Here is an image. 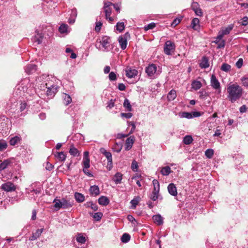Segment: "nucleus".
Returning <instances> with one entry per match:
<instances>
[{
    "label": "nucleus",
    "instance_id": "f257e3e1",
    "mask_svg": "<svg viewBox=\"0 0 248 248\" xmlns=\"http://www.w3.org/2000/svg\"><path fill=\"white\" fill-rule=\"evenodd\" d=\"M227 98L232 103L239 100L243 96L244 91L243 88L237 84L230 83L227 87Z\"/></svg>",
    "mask_w": 248,
    "mask_h": 248
},
{
    "label": "nucleus",
    "instance_id": "f03ea898",
    "mask_svg": "<svg viewBox=\"0 0 248 248\" xmlns=\"http://www.w3.org/2000/svg\"><path fill=\"white\" fill-rule=\"evenodd\" d=\"M110 39L109 37L107 36H103L99 41L101 47H99V49L103 51H108L110 48Z\"/></svg>",
    "mask_w": 248,
    "mask_h": 248
},
{
    "label": "nucleus",
    "instance_id": "7ed1b4c3",
    "mask_svg": "<svg viewBox=\"0 0 248 248\" xmlns=\"http://www.w3.org/2000/svg\"><path fill=\"white\" fill-rule=\"evenodd\" d=\"M1 189L6 192H12L16 189V186L11 181H7L2 184L0 186Z\"/></svg>",
    "mask_w": 248,
    "mask_h": 248
},
{
    "label": "nucleus",
    "instance_id": "20e7f679",
    "mask_svg": "<svg viewBox=\"0 0 248 248\" xmlns=\"http://www.w3.org/2000/svg\"><path fill=\"white\" fill-rule=\"evenodd\" d=\"M175 46L173 42L171 41H167L166 42L164 46V53L168 55H170L172 52L175 50Z\"/></svg>",
    "mask_w": 248,
    "mask_h": 248
},
{
    "label": "nucleus",
    "instance_id": "39448f33",
    "mask_svg": "<svg viewBox=\"0 0 248 248\" xmlns=\"http://www.w3.org/2000/svg\"><path fill=\"white\" fill-rule=\"evenodd\" d=\"M234 25L232 24L229 25L227 27L222 28L218 32L217 39H222L223 37L230 33V31L233 29Z\"/></svg>",
    "mask_w": 248,
    "mask_h": 248
},
{
    "label": "nucleus",
    "instance_id": "423d86ee",
    "mask_svg": "<svg viewBox=\"0 0 248 248\" xmlns=\"http://www.w3.org/2000/svg\"><path fill=\"white\" fill-rule=\"evenodd\" d=\"M211 86L215 89L218 93H221L220 84L216 77L212 75L211 78Z\"/></svg>",
    "mask_w": 248,
    "mask_h": 248
},
{
    "label": "nucleus",
    "instance_id": "0eeeda50",
    "mask_svg": "<svg viewBox=\"0 0 248 248\" xmlns=\"http://www.w3.org/2000/svg\"><path fill=\"white\" fill-rule=\"evenodd\" d=\"M31 84L30 83L28 78H25L22 80L19 83V89L22 91L23 92H26L28 91L29 87H31Z\"/></svg>",
    "mask_w": 248,
    "mask_h": 248
},
{
    "label": "nucleus",
    "instance_id": "6e6552de",
    "mask_svg": "<svg viewBox=\"0 0 248 248\" xmlns=\"http://www.w3.org/2000/svg\"><path fill=\"white\" fill-rule=\"evenodd\" d=\"M126 76L128 78H134L138 75V71L132 67H127L125 70Z\"/></svg>",
    "mask_w": 248,
    "mask_h": 248
},
{
    "label": "nucleus",
    "instance_id": "1a4fd4ad",
    "mask_svg": "<svg viewBox=\"0 0 248 248\" xmlns=\"http://www.w3.org/2000/svg\"><path fill=\"white\" fill-rule=\"evenodd\" d=\"M46 88H47L46 94L50 98L53 97L58 91V87L56 85H52L49 87H46Z\"/></svg>",
    "mask_w": 248,
    "mask_h": 248
},
{
    "label": "nucleus",
    "instance_id": "9d476101",
    "mask_svg": "<svg viewBox=\"0 0 248 248\" xmlns=\"http://www.w3.org/2000/svg\"><path fill=\"white\" fill-rule=\"evenodd\" d=\"M90 160L89 158V152L86 151L84 153L82 161L83 168H85V169L89 168L90 167Z\"/></svg>",
    "mask_w": 248,
    "mask_h": 248
},
{
    "label": "nucleus",
    "instance_id": "9b49d317",
    "mask_svg": "<svg viewBox=\"0 0 248 248\" xmlns=\"http://www.w3.org/2000/svg\"><path fill=\"white\" fill-rule=\"evenodd\" d=\"M156 70L157 67L155 64H151L146 67V72L149 76L152 77L156 73Z\"/></svg>",
    "mask_w": 248,
    "mask_h": 248
},
{
    "label": "nucleus",
    "instance_id": "f8f14e48",
    "mask_svg": "<svg viewBox=\"0 0 248 248\" xmlns=\"http://www.w3.org/2000/svg\"><path fill=\"white\" fill-rule=\"evenodd\" d=\"M112 5V3L110 2H106L104 3V9L106 19H108V17L110 16L111 9L110 8V6Z\"/></svg>",
    "mask_w": 248,
    "mask_h": 248
},
{
    "label": "nucleus",
    "instance_id": "ddd939ff",
    "mask_svg": "<svg viewBox=\"0 0 248 248\" xmlns=\"http://www.w3.org/2000/svg\"><path fill=\"white\" fill-rule=\"evenodd\" d=\"M135 140V138L133 136H130L126 139L125 145V150L128 151L132 148Z\"/></svg>",
    "mask_w": 248,
    "mask_h": 248
},
{
    "label": "nucleus",
    "instance_id": "4468645a",
    "mask_svg": "<svg viewBox=\"0 0 248 248\" xmlns=\"http://www.w3.org/2000/svg\"><path fill=\"white\" fill-rule=\"evenodd\" d=\"M36 70V65L32 63L29 64L25 67V71L28 75L34 73Z\"/></svg>",
    "mask_w": 248,
    "mask_h": 248
},
{
    "label": "nucleus",
    "instance_id": "2eb2a0df",
    "mask_svg": "<svg viewBox=\"0 0 248 248\" xmlns=\"http://www.w3.org/2000/svg\"><path fill=\"white\" fill-rule=\"evenodd\" d=\"M152 218L157 225L160 226L163 224V217L160 214L154 215Z\"/></svg>",
    "mask_w": 248,
    "mask_h": 248
},
{
    "label": "nucleus",
    "instance_id": "dca6fc26",
    "mask_svg": "<svg viewBox=\"0 0 248 248\" xmlns=\"http://www.w3.org/2000/svg\"><path fill=\"white\" fill-rule=\"evenodd\" d=\"M44 231V229L42 228L40 229H37L34 232H32V235L29 238V240L33 241L37 239L38 238L40 237L42 233Z\"/></svg>",
    "mask_w": 248,
    "mask_h": 248
},
{
    "label": "nucleus",
    "instance_id": "f3484780",
    "mask_svg": "<svg viewBox=\"0 0 248 248\" xmlns=\"http://www.w3.org/2000/svg\"><path fill=\"white\" fill-rule=\"evenodd\" d=\"M168 190L170 194L176 196L177 194L176 187L173 183L170 184L168 186Z\"/></svg>",
    "mask_w": 248,
    "mask_h": 248
},
{
    "label": "nucleus",
    "instance_id": "a211bd4d",
    "mask_svg": "<svg viewBox=\"0 0 248 248\" xmlns=\"http://www.w3.org/2000/svg\"><path fill=\"white\" fill-rule=\"evenodd\" d=\"M119 43L120 44V46H121V48L124 50L126 48L127 46V40L123 36H120L118 39Z\"/></svg>",
    "mask_w": 248,
    "mask_h": 248
},
{
    "label": "nucleus",
    "instance_id": "6ab92c4d",
    "mask_svg": "<svg viewBox=\"0 0 248 248\" xmlns=\"http://www.w3.org/2000/svg\"><path fill=\"white\" fill-rule=\"evenodd\" d=\"M200 66L202 68H206L209 66L208 59L206 57H203L200 63Z\"/></svg>",
    "mask_w": 248,
    "mask_h": 248
},
{
    "label": "nucleus",
    "instance_id": "aec40b11",
    "mask_svg": "<svg viewBox=\"0 0 248 248\" xmlns=\"http://www.w3.org/2000/svg\"><path fill=\"white\" fill-rule=\"evenodd\" d=\"M69 152L74 156H78L80 155V152L73 144L70 145Z\"/></svg>",
    "mask_w": 248,
    "mask_h": 248
},
{
    "label": "nucleus",
    "instance_id": "412c9836",
    "mask_svg": "<svg viewBox=\"0 0 248 248\" xmlns=\"http://www.w3.org/2000/svg\"><path fill=\"white\" fill-rule=\"evenodd\" d=\"M199 19L198 18H194L191 22L192 28L196 31L200 29Z\"/></svg>",
    "mask_w": 248,
    "mask_h": 248
},
{
    "label": "nucleus",
    "instance_id": "4be33fe9",
    "mask_svg": "<svg viewBox=\"0 0 248 248\" xmlns=\"http://www.w3.org/2000/svg\"><path fill=\"white\" fill-rule=\"evenodd\" d=\"M177 96L176 92L174 90H170L167 95L168 100L171 101L174 100Z\"/></svg>",
    "mask_w": 248,
    "mask_h": 248
},
{
    "label": "nucleus",
    "instance_id": "5701e85b",
    "mask_svg": "<svg viewBox=\"0 0 248 248\" xmlns=\"http://www.w3.org/2000/svg\"><path fill=\"white\" fill-rule=\"evenodd\" d=\"M21 140V137L18 136H16L10 139L9 143L12 146H15Z\"/></svg>",
    "mask_w": 248,
    "mask_h": 248
},
{
    "label": "nucleus",
    "instance_id": "b1692460",
    "mask_svg": "<svg viewBox=\"0 0 248 248\" xmlns=\"http://www.w3.org/2000/svg\"><path fill=\"white\" fill-rule=\"evenodd\" d=\"M90 192L92 195H98L99 194V188L96 185L91 186L90 188Z\"/></svg>",
    "mask_w": 248,
    "mask_h": 248
},
{
    "label": "nucleus",
    "instance_id": "393cba45",
    "mask_svg": "<svg viewBox=\"0 0 248 248\" xmlns=\"http://www.w3.org/2000/svg\"><path fill=\"white\" fill-rule=\"evenodd\" d=\"M55 156L60 161H64L66 159V155L63 152H56Z\"/></svg>",
    "mask_w": 248,
    "mask_h": 248
},
{
    "label": "nucleus",
    "instance_id": "a878e982",
    "mask_svg": "<svg viewBox=\"0 0 248 248\" xmlns=\"http://www.w3.org/2000/svg\"><path fill=\"white\" fill-rule=\"evenodd\" d=\"M123 175L120 172H117L113 178V181L116 184H119L121 183Z\"/></svg>",
    "mask_w": 248,
    "mask_h": 248
},
{
    "label": "nucleus",
    "instance_id": "bb28decb",
    "mask_svg": "<svg viewBox=\"0 0 248 248\" xmlns=\"http://www.w3.org/2000/svg\"><path fill=\"white\" fill-rule=\"evenodd\" d=\"M171 172V169L169 166L163 167L160 170V173L163 176H168Z\"/></svg>",
    "mask_w": 248,
    "mask_h": 248
},
{
    "label": "nucleus",
    "instance_id": "cd10ccee",
    "mask_svg": "<svg viewBox=\"0 0 248 248\" xmlns=\"http://www.w3.org/2000/svg\"><path fill=\"white\" fill-rule=\"evenodd\" d=\"M100 152L106 156L108 161L112 160V155L110 152L107 151L104 148H101Z\"/></svg>",
    "mask_w": 248,
    "mask_h": 248
},
{
    "label": "nucleus",
    "instance_id": "c85d7f7f",
    "mask_svg": "<svg viewBox=\"0 0 248 248\" xmlns=\"http://www.w3.org/2000/svg\"><path fill=\"white\" fill-rule=\"evenodd\" d=\"M89 214L90 216H92L94 218V219L97 221H99L103 217V214L101 212H96L95 213H89Z\"/></svg>",
    "mask_w": 248,
    "mask_h": 248
},
{
    "label": "nucleus",
    "instance_id": "c756f323",
    "mask_svg": "<svg viewBox=\"0 0 248 248\" xmlns=\"http://www.w3.org/2000/svg\"><path fill=\"white\" fill-rule=\"evenodd\" d=\"M62 98L63 100V103L65 104L66 105H68L69 104L71 101L72 99L69 95L66 93H63L62 94Z\"/></svg>",
    "mask_w": 248,
    "mask_h": 248
},
{
    "label": "nucleus",
    "instance_id": "7c9ffc66",
    "mask_svg": "<svg viewBox=\"0 0 248 248\" xmlns=\"http://www.w3.org/2000/svg\"><path fill=\"white\" fill-rule=\"evenodd\" d=\"M11 163V160L10 159H5L0 164V171L4 170Z\"/></svg>",
    "mask_w": 248,
    "mask_h": 248
},
{
    "label": "nucleus",
    "instance_id": "2f4dec72",
    "mask_svg": "<svg viewBox=\"0 0 248 248\" xmlns=\"http://www.w3.org/2000/svg\"><path fill=\"white\" fill-rule=\"evenodd\" d=\"M76 240L81 244L86 242V238L81 233H78L76 236Z\"/></svg>",
    "mask_w": 248,
    "mask_h": 248
},
{
    "label": "nucleus",
    "instance_id": "473e14b6",
    "mask_svg": "<svg viewBox=\"0 0 248 248\" xmlns=\"http://www.w3.org/2000/svg\"><path fill=\"white\" fill-rule=\"evenodd\" d=\"M202 83L199 81L195 80L192 82V88L195 90H198L202 87Z\"/></svg>",
    "mask_w": 248,
    "mask_h": 248
},
{
    "label": "nucleus",
    "instance_id": "72a5a7b5",
    "mask_svg": "<svg viewBox=\"0 0 248 248\" xmlns=\"http://www.w3.org/2000/svg\"><path fill=\"white\" fill-rule=\"evenodd\" d=\"M43 35L42 33H39L38 31H36V35L35 36V41L37 42L38 44H40L43 40Z\"/></svg>",
    "mask_w": 248,
    "mask_h": 248
},
{
    "label": "nucleus",
    "instance_id": "f704fd0d",
    "mask_svg": "<svg viewBox=\"0 0 248 248\" xmlns=\"http://www.w3.org/2000/svg\"><path fill=\"white\" fill-rule=\"evenodd\" d=\"M130 237V235L128 233H124L122 236L121 240L123 243H126L129 241Z\"/></svg>",
    "mask_w": 248,
    "mask_h": 248
},
{
    "label": "nucleus",
    "instance_id": "c9c22d12",
    "mask_svg": "<svg viewBox=\"0 0 248 248\" xmlns=\"http://www.w3.org/2000/svg\"><path fill=\"white\" fill-rule=\"evenodd\" d=\"M124 107L128 111H132V107L130 105L129 101L127 99H125L124 102Z\"/></svg>",
    "mask_w": 248,
    "mask_h": 248
},
{
    "label": "nucleus",
    "instance_id": "e433bc0d",
    "mask_svg": "<svg viewBox=\"0 0 248 248\" xmlns=\"http://www.w3.org/2000/svg\"><path fill=\"white\" fill-rule=\"evenodd\" d=\"M75 198L77 202H84V196L79 193L76 192L75 193Z\"/></svg>",
    "mask_w": 248,
    "mask_h": 248
},
{
    "label": "nucleus",
    "instance_id": "4c0bfd02",
    "mask_svg": "<svg viewBox=\"0 0 248 248\" xmlns=\"http://www.w3.org/2000/svg\"><path fill=\"white\" fill-rule=\"evenodd\" d=\"M84 205L87 207H91L93 211H96L98 209L96 202H87Z\"/></svg>",
    "mask_w": 248,
    "mask_h": 248
},
{
    "label": "nucleus",
    "instance_id": "58836bf2",
    "mask_svg": "<svg viewBox=\"0 0 248 248\" xmlns=\"http://www.w3.org/2000/svg\"><path fill=\"white\" fill-rule=\"evenodd\" d=\"M193 141V139L191 136H186L183 139V142L186 145L190 144Z\"/></svg>",
    "mask_w": 248,
    "mask_h": 248
},
{
    "label": "nucleus",
    "instance_id": "ea45409f",
    "mask_svg": "<svg viewBox=\"0 0 248 248\" xmlns=\"http://www.w3.org/2000/svg\"><path fill=\"white\" fill-rule=\"evenodd\" d=\"M116 30L121 32L124 29V22H118L116 25Z\"/></svg>",
    "mask_w": 248,
    "mask_h": 248
},
{
    "label": "nucleus",
    "instance_id": "a19ab883",
    "mask_svg": "<svg viewBox=\"0 0 248 248\" xmlns=\"http://www.w3.org/2000/svg\"><path fill=\"white\" fill-rule=\"evenodd\" d=\"M7 147V144L5 140H0V151H3Z\"/></svg>",
    "mask_w": 248,
    "mask_h": 248
},
{
    "label": "nucleus",
    "instance_id": "79ce46f5",
    "mask_svg": "<svg viewBox=\"0 0 248 248\" xmlns=\"http://www.w3.org/2000/svg\"><path fill=\"white\" fill-rule=\"evenodd\" d=\"M67 29L68 26L66 24H62L60 26L59 31L61 33H64L67 32Z\"/></svg>",
    "mask_w": 248,
    "mask_h": 248
},
{
    "label": "nucleus",
    "instance_id": "37998d69",
    "mask_svg": "<svg viewBox=\"0 0 248 248\" xmlns=\"http://www.w3.org/2000/svg\"><path fill=\"white\" fill-rule=\"evenodd\" d=\"M231 66L230 65L224 63L222 64L221 67V70L224 72H228L230 70Z\"/></svg>",
    "mask_w": 248,
    "mask_h": 248
},
{
    "label": "nucleus",
    "instance_id": "c03bdc74",
    "mask_svg": "<svg viewBox=\"0 0 248 248\" xmlns=\"http://www.w3.org/2000/svg\"><path fill=\"white\" fill-rule=\"evenodd\" d=\"M206 156L208 158H211L213 157L214 155V151L213 149H208L205 152Z\"/></svg>",
    "mask_w": 248,
    "mask_h": 248
},
{
    "label": "nucleus",
    "instance_id": "a18cd8bd",
    "mask_svg": "<svg viewBox=\"0 0 248 248\" xmlns=\"http://www.w3.org/2000/svg\"><path fill=\"white\" fill-rule=\"evenodd\" d=\"M153 184L154 187V191L159 192V184L157 180H154L153 181Z\"/></svg>",
    "mask_w": 248,
    "mask_h": 248
},
{
    "label": "nucleus",
    "instance_id": "49530a36",
    "mask_svg": "<svg viewBox=\"0 0 248 248\" xmlns=\"http://www.w3.org/2000/svg\"><path fill=\"white\" fill-rule=\"evenodd\" d=\"M240 80L242 82L243 86L248 88V77H243L241 78Z\"/></svg>",
    "mask_w": 248,
    "mask_h": 248
},
{
    "label": "nucleus",
    "instance_id": "de8ad7c7",
    "mask_svg": "<svg viewBox=\"0 0 248 248\" xmlns=\"http://www.w3.org/2000/svg\"><path fill=\"white\" fill-rule=\"evenodd\" d=\"M181 117L188 119H192L191 112H183L181 114Z\"/></svg>",
    "mask_w": 248,
    "mask_h": 248
},
{
    "label": "nucleus",
    "instance_id": "09e8293b",
    "mask_svg": "<svg viewBox=\"0 0 248 248\" xmlns=\"http://www.w3.org/2000/svg\"><path fill=\"white\" fill-rule=\"evenodd\" d=\"M138 164L137 162L134 160L131 164V169L133 171L136 172L138 170Z\"/></svg>",
    "mask_w": 248,
    "mask_h": 248
},
{
    "label": "nucleus",
    "instance_id": "8fccbe9b",
    "mask_svg": "<svg viewBox=\"0 0 248 248\" xmlns=\"http://www.w3.org/2000/svg\"><path fill=\"white\" fill-rule=\"evenodd\" d=\"M159 192L153 191L152 195V199L153 201H155L157 200H161V199L159 198Z\"/></svg>",
    "mask_w": 248,
    "mask_h": 248
},
{
    "label": "nucleus",
    "instance_id": "3c124183",
    "mask_svg": "<svg viewBox=\"0 0 248 248\" xmlns=\"http://www.w3.org/2000/svg\"><path fill=\"white\" fill-rule=\"evenodd\" d=\"M155 27V23H151L148 24L147 25L144 26V30L147 31L149 30L153 29Z\"/></svg>",
    "mask_w": 248,
    "mask_h": 248
},
{
    "label": "nucleus",
    "instance_id": "603ef678",
    "mask_svg": "<svg viewBox=\"0 0 248 248\" xmlns=\"http://www.w3.org/2000/svg\"><path fill=\"white\" fill-rule=\"evenodd\" d=\"M108 78L111 81H115L117 79V76L116 74L113 72H111L109 75Z\"/></svg>",
    "mask_w": 248,
    "mask_h": 248
},
{
    "label": "nucleus",
    "instance_id": "864d4df0",
    "mask_svg": "<svg viewBox=\"0 0 248 248\" xmlns=\"http://www.w3.org/2000/svg\"><path fill=\"white\" fill-rule=\"evenodd\" d=\"M115 101V100L110 99L107 103V107L109 109L112 108L113 107H114Z\"/></svg>",
    "mask_w": 248,
    "mask_h": 248
},
{
    "label": "nucleus",
    "instance_id": "5fc2aeb1",
    "mask_svg": "<svg viewBox=\"0 0 248 248\" xmlns=\"http://www.w3.org/2000/svg\"><path fill=\"white\" fill-rule=\"evenodd\" d=\"M73 205V202H62V208H68L72 207Z\"/></svg>",
    "mask_w": 248,
    "mask_h": 248
},
{
    "label": "nucleus",
    "instance_id": "6e6d98bb",
    "mask_svg": "<svg viewBox=\"0 0 248 248\" xmlns=\"http://www.w3.org/2000/svg\"><path fill=\"white\" fill-rule=\"evenodd\" d=\"M102 25V23L101 22H100V21L96 22L95 27V31L96 32H99L101 30Z\"/></svg>",
    "mask_w": 248,
    "mask_h": 248
},
{
    "label": "nucleus",
    "instance_id": "4d7b16f0",
    "mask_svg": "<svg viewBox=\"0 0 248 248\" xmlns=\"http://www.w3.org/2000/svg\"><path fill=\"white\" fill-rule=\"evenodd\" d=\"M46 169L47 170L50 171L54 168V166L50 163L47 162L45 166Z\"/></svg>",
    "mask_w": 248,
    "mask_h": 248
},
{
    "label": "nucleus",
    "instance_id": "13d9d810",
    "mask_svg": "<svg viewBox=\"0 0 248 248\" xmlns=\"http://www.w3.org/2000/svg\"><path fill=\"white\" fill-rule=\"evenodd\" d=\"M128 123L129 125H130L132 126V128L129 133V134H131L133 133V132L134 131V130H135L136 125H135V124L134 122H129Z\"/></svg>",
    "mask_w": 248,
    "mask_h": 248
},
{
    "label": "nucleus",
    "instance_id": "bf43d9fd",
    "mask_svg": "<svg viewBox=\"0 0 248 248\" xmlns=\"http://www.w3.org/2000/svg\"><path fill=\"white\" fill-rule=\"evenodd\" d=\"M121 115L122 117H124L127 119H129L132 116V114L130 112L128 113H121Z\"/></svg>",
    "mask_w": 248,
    "mask_h": 248
},
{
    "label": "nucleus",
    "instance_id": "052dcab7",
    "mask_svg": "<svg viewBox=\"0 0 248 248\" xmlns=\"http://www.w3.org/2000/svg\"><path fill=\"white\" fill-rule=\"evenodd\" d=\"M242 21L239 23L243 26H246L248 25V17L247 16L244 17L242 19Z\"/></svg>",
    "mask_w": 248,
    "mask_h": 248
},
{
    "label": "nucleus",
    "instance_id": "680f3d73",
    "mask_svg": "<svg viewBox=\"0 0 248 248\" xmlns=\"http://www.w3.org/2000/svg\"><path fill=\"white\" fill-rule=\"evenodd\" d=\"M127 218V219L128 220V221H129L130 222L132 223L133 224L135 225V223H137L136 219L132 215H128Z\"/></svg>",
    "mask_w": 248,
    "mask_h": 248
},
{
    "label": "nucleus",
    "instance_id": "e2e57ef3",
    "mask_svg": "<svg viewBox=\"0 0 248 248\" xmlns=\"http://www.w3.org/2000/svg\"><path fill=\"white\" fill-rule=\"evenodd\" d=\"M114 151H115L117 153H119L121 151L122 149V146L119 145L117 143H116L114 147L113 148Z\"/></svg>",
    "mask_w": 248,
    "mask_h": 248
},
{
    "label": "nucleus",
    "instance_id": "0e129e2a",
    "mask_svg": "<svg viewBox=\"0 0 248 248\" xmlns=\"http://www.w3.org/2000/svg\"><path fill=\"white\" fill-rule=\"evenodd\" d=\"M243 63V60L242 59H239L238 61L236 62V66L237 68H240Z\"/></svg>",
    "mask_w": 248,
    "mask_h": 248
},
{
    "label": "nucleus",
    "instance_id": "69168bd1",
    "mask_svg": "<svg viewBox=\"0 0 248 248\" xmlns=\"http://www.w3.org/2000/svg\"><path fill=\"white\" fill-rule=\"evenodd\" d=\"M54 208L56 211L62 208V202H56L54 205Z\"/></svg>",
    "mask_w": 248,
    "mask_h": 248
},
{
    "label": "nucleus",
    "instance_id": "338daca9",
    "mask_svg": "<svg viewBox=\"0 0 248 248\" xmlns=\"http://www.w3.org/2000/svg\"><path fill=\"white\" fill-rule=\"evenodd\" d=\"M191 8L193 11L200 8L198 3H197L196 2H192V3L191 4Z\"/></svg>",
    "mask_w": 248,
    "mask_h": 248
},
{
    "label": "nucleus",
    "instance_id": "774afa93",
    "mask_svg": "<svg viewBox=\"0 0 248 248\" xmlns=\"http://www.w3.org/2000/svg\"><path fill=\"white\" fill-rule=\"evenodd\" d=\"M225 46V41L223 40H221L220 42L217 44V48H224Z\"/></svg>",
    "mask_w": 248,
    "mask_h": 248
}]
</instances>
